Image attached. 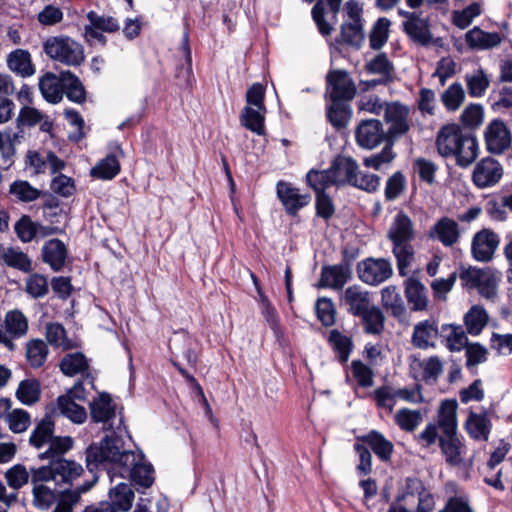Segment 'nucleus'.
Instances as JSON below:
<instances>
[{
	"label": "nucleus",
	"instance_id": "1",
	"mask_svg": "<svg viewBox=\"0 0 512 512\" xmlns=\"http://www.w3.org/2000/svg\"><path fill=\"white\" fill-rule=\"evenodd\" d=\"M123 439L117 434L106 435L99 443H91L86 448V468L89 472H96L103 464H115L124 472L129 473L131 481L143 488H150L154 483L153 466L142 463H133L130 468L128 460L134 454L123 449Z\"/></svg>",
	"mask_w": 512,
	"mask_h": 512
},
{
	"label": "nucleus",
	"instance_id": "2",
	"mask_svg": "<svg viewBox=\"0 0 512 512\" xmlns=\"http://www.w3.org/2000/svg\"><path fill=\"white\" fill-rule=\"evenodd\" d=\"M418 440L423 442L424 447H430L438 441L441 453L448 465L458 467L462 464L467 448L458 431L442 433V436H439L437 426L434 423H428L419 434Z\"/></svg>",
	"mask_w": 512,
	"mask_h": 512
},
{
	"label": "nucleus",
	"instance_id": "3",
	"mask_svg": "<svg viewBox=\"0 0 512 512\" xmlns=\"http://www.w3.org/2000/svg\"><path fill=\"white\" fill-rule=\"evenodd\" d=\"M46 55L67 66L78 67L85 60L83 46L69 36H51L43 43Z\"/></svg>",
	"mask_w": 512,
	"mask_h": 512
},
{
	"label": "nucleus",
	"instance_id": "4",
	"mask_svg": "<svg viewBox=\"0 0 512 512\" xmlns=\"http://www.w3.org/2000/svg\"><path fill=\"white\" fill-rule=\"evenodd\" d=\"M83 473V467L74 460H52L48 465L31 469V481L33 484L55 480L61 477L62 482L71 484L72 480Z\"/></svg>",
	"mask_w": 512,
	"mask_h": 512
},
{
	"label": "nucleus",
	"instance_id": "5",
	"mask_svg": "<svg viewBox=\"0 0 512 512\" xmlns=\"http://www.w3.org/2000/svg\"><path fill=\"white\" fill-rule=\"evenodd\" d=\"M359 280L369 286H379L393 275V268L386 258L367 257L356 265Z\"/></svg>",
	"mask_w": 512,
	"mask_h": 512
},
{
	"label": "nucleus",
	"instance_id": "6",
	"mask_svg": "<svg viewBox=\"0 0 512 512\" xmlns=\"http://www.w3.org/2000/svg\"><path fill=\"white\" fill-rule=\"evenodd\" d=\"M276 194L286 214L291 217L297 216L299 211L309 205L312 199L309 193L301 194L299 188L284 180L277 182Z\"/></svg>",
	"mask_w": 512,
	"mask_h": 512
},
{
	"label": "nucleus",
	"instance_id": "7",
	"mask_svg": "<svg viewBox=\"0 0 512 512\" xmlns=\"http://www.w3.org/2000/svg\"><path fill=\"white\" fill-rule=\"evenodd\" d=\"M326 84L330 88L331 102L350 101L357 92L356 85L346 70H330L326 75Z\"/></svg>",
	"mask_w": 512,
	"mask_h": 512
},
{
	"label": "nucleus",
	"instance_id": "8",
	"mask_svg": "<svg viewBox=\"0 0 512 512\" xmlns=\"http://www.w3.org/2000/svg\"><path fill=\"white\" fill-rule=\"evenodd\" d=\"M134 492L130 485L119 483L110 491V502H100L98 505L87 506L83 512H127L131 509L134 500Z\"/></svg>",
	"mask_w": 512,
	"mask_h": 512
},
{
	"label": "nucleus",
	"instance_id": "9",
	"mask_svg": "<svg viewBox=\"0 0 512 512\" xmlns=\"http://www.w3.org/2000/svg\"><path fill=\"white\" fill-rule=\"evenodd\" d=\"M500 244V236L490 228L476 232L471 241V255L478 262H490Z\"/></svg>",
	"mask_w": 512,
	"mask_h": 512
},
{
	"label": "nucleus",
	"instance_id": "10",
	"mask_svg": "<svg viewBox=\"0 0 512 512\" xmlns=\"http://www.w3.org/2000/svg\"><path fill=\"white\" fill-rule=\"evenodd\" d=\"M357 144L364 149L371 150L382 142H387L388 132L383 130V124L378 119L362 120L355 130Z\"/></svg>",
	"mask_w": 512,
	"mask_h": 512
},
{
	"label": "nucleus",
	"instance_id": "11",
	"mask_svg": "<svg viewBox=\"0 0 512 512\" xmlns=\"http://www.w3.org/2000/svg\"><path fill=\"white\" fill-rule=\"evenodd\" d=\"M484 139L487 150L492 154H502L511 145L512 135L504 121L493 119L485 129Z\"/></svg>",
	"mask_w": 512,
	"mask_h": 512
},
{
	"label": "nucleus",
	"instance_id": "12",
	"mask_svg": "<svg viewBox=\"0 0 512 512\" xmlns=\"http://www.w3.org/2000/svg\"><path fill=\"white\" fill-rule=\"evenodd\" d=\"M409 112V108L398 101L385 103L384 119L390 124L388 139L394 140L395 137L402 136L410 130Z\"/></svg>",
	"mask_w": 512,
	"mask_h": 512
},
{
	"label": "nucleus",
	"instance_id": "13",
	"mask_svg": "<svg viewBox=\"0 0 512 512\" xmlns=\"http://www.w3.org/2000/svg\"><path fill=\"white\" fill-rule=\"evenodd\" d=\"M468 135V131H465L461 125L457 123H447L443 125L437 132L435 139V147L438 154L448 159L450 154L454 153V148L460 141Z\"/></svg>",
	"mask_w": 512,
	"mask_h": 512
},
{
	"label": "nucleus",
	"instance_id": "14",
	"mask_svg": "<svg viewBox=\"0 0 512 512\" xmlns=\"http://www.w3.org/2000/svg\"><path fill=\"white\" fill-rule=\"evenodd\" d=\"M503 175L501 164L492 157L480 160L474 167L472 181L478 188H487L496 185Z\"/></svg>",
	"mask_w": 512,
	"mask_h": 512
},
{
	"label": "nucleus",
	"instance_id": "15",
	"mask_svg": "<svg viewBox=\"0 0 512 512\" xmlns=\"http://www.w3.org/2000/svg\"><path fill=\"white\" fill-rule=\"evenodd\" d=\"M355 439L357 442L369 447L382 462L386 463L391 460L394 445L380 431L373 429L367 434L356 436Z\"/></svg>",
	"mask_w": 512,
	"mask_h": 512
},
{
	"label": "nucleus",
	"instance_id": "16",
	"mask_svg": "<svg viewBox=\"0 0 512 512\" xmlns=\"http://www.w3.org/2000/svg\"><path fill=\"white\" fill-rule=\"evenodd\" d=\"M67 258L68 249L61 239H50L41 249L42 262L49 265L54 272H59L65 267Z\"/></svg>",
	"mask_w": 512,
	"mask_h": 512
},
{
	"label": "nucleus",
	"instance_id": "17",
	"mask_svg": "<svg viewBox=\"0 0 512 512\" xmlns=\"http://www.w3.org/2000/svg\"><path fill=\"white\" fill-rule=\"evenodd\" d=\"M341 300L347 312L355 317L364 314L371 307L370 293L358 285L347 287Z\"/></svg>",
	"mask_w": 512,
	"mask_h": 512
},
{
	"label": "nucleus",
	"instance_id": "18",
	"mask_svg": "<svg viewBox=\"0 0 512 512\" xmlns=\"http://www.w3.org/2000/svg\"><path fill=\"white\" fill-rule=\"evenodd\" d=\"M331 170L335 175L337 187L356 185L359 166L353 158L342 155L336 156L331 162Z\"/></svg>",
	"mask_w": 512,
	"mask_h": 512
},
{
	"label": "nucleus",
	"instance_id": "19",
	"mask_svg": "<svg viewBox=\"0 0 512 512\" xmlns=\"http://www.w3.org/2000/svg\"><path fill=\"white\" fill-rule=\"evenodd\" d=\"M457 146L458 147L453 149L454 153L450 154V158H454L456 166L466 169L471 166L478 157V140L471 131H468V135L464 137Z\"/></svg>",
	"mask_w": 512,
	"mask_h": 512
},
{
	"label": "nucleus",
	"instance_id": "20",
	"mask_svg": "<svg viewBox=\"0 0 512 512\" xmlns=\"http://www.w3.org/2000/svg\"><path fill=\"white\" fill-rule=\"evenodd\" d=\"M415 237L413 222L403 211H399L388 231L387 238L392 244L410 243Z\"/></svg>",
	"mask_w": 512,
	"mask_h": 512
},
{
	"label": "nucleus",
	"instance_id": "21",
	"mask_svg": "<svg viewBox=\"0 0 512 512\" xmlns=\"http://www.w3.org/2000/svg\"><path fill=\"white\" fill-rule=\"evenodd\" d=\"M90 417L94 423H107L116 416V405L108 392H101L89 403Z\"/></svg>",
	"mask_w": 512,
	"mask_h": 512
},
{
	"label": "nucleus",
	"instance_id": "22",
	"mask_svg": "<svg viewBox=\"0 0 512 512\" xmlns=\"http://www.w3.org/2000/svg\"><path fill=\"white\" fill-rule=\"evenodd\" d=\"M351 272H348L340 264L324 265L321 268L318 281L319 288L342 289L351 279Z\"/></svg>",
	"mask_w": 512,
	"mask_h": 512
},
{
	"label": "nucleus",
	"instance_id": "23",
	"mask_svg": "<svg viewBox=\"0 0 512 512\" xmlns=\"http://www.w3.org/2000/svg\"><path fill=\"white\" fill-rule=\"evenodd\" d=\"M465 40L470 49L488 50L500 45L502 36L498 32H486L475 26L465 34Z\"/></svg>",
	"mask_w": 512,
	"mask_h": 512
},
{
	"label": "nucleus",
	"instance_id": "24",
	"mask_svg": "<svg viewBox=\"0 0 512 512\" xmlns=\"http://www.w3.org/2000/svg\"><path fill=\"white\" fill-rule=\"evenodd\" d=\"M438 326L435 321L428 319L418 322L413 329L411 343L415 348L426 350L434 348V338L438 336Z\"/></svg>",
	"mask_w": 512,
	"mask_h": 512
},
{
	"label": "nucleus",
	"instance_id": "25",
	"mask_svg": "<svg viewBox=\"0 0 512 512\" xmlns=\"http://www.w3.org/2000/svg\"><path fill=\"white\" fill-rule=\"evenodd\" d=\"M39 90L43 98L51 103L58 104L63 98V82H62V71L59 75L52 72L45 73L39 79Z\"/></svg>",
	"mask_w": 512,
	"mask_h": 512
},
{
	"label": "nucleus",
	"instance_id": "26",
	"mask_svg": "<svg viewBox=\"0 0 512 512\" xmlns=\"http://www.w3.org/2000/svg\"><path fill=\"white\" fill-rule=\"evenodd\" d=\"M436 238L446 247H451L458 242L460 233L458 223L449 218H440L431 228L430 236Z\"/></svg>",
	"mask_w": 512,
	"mask_h": 512
},
{
	"label": "nucleus",
	"instance_id": "27",
	"mask_svg": "<svg viewBox=\"0 0 512 512\" xmlns=\"http://www.w3.org/2000/svg\"><path fill=\"white\" fill-rule=\"evenodd\" d=\"M464 426L472 439L487 441L491 432L492 423L485 412L477 414L471 411Z\"/></svg>",
	"mask_w": 512,
	"mask_h": 512
},
{
	"label": "nucleus",
	"instance_id": "28",
	"mask_svg": "<svg viewBox=\"0 0 512 512\" xmlns=\"http://www.w3.org/2000/svg\"><path fill=\"white\" fill-rule=\"evenodd\" d=\"M405 297L411 305L412 311L427 309L426 288L418 279L409 277L405 280Z\"/></svg>",
	"mask_w": 512,
	"mask_h": 512
},
{
	"label": "nucleus",
	"instance_id": "29",
	"mask_svg": "<svg viewBox=\"0 0 512 512\" xmlns=\"http://www.w3.org/2000/svg\"><path fill=\"white\" fill-rule=\"evenodd\" d=\"M63 94L67 99L77 104H83L87 98V92L79 77L70 70L62 71Z\"/></svg>",
	"mask_w": 512,
	"mask_h": 512
},
{
	"label": "nucleus",
	"instance_id": "30",
	"mask_svg": "<svg viewBox=\"0 0 512 512\" xmlns=\"http://www.w3.org/2000/svg\"><path fill=\"white\" fill-rule=\"evenodd\" d=\"M458 404L455 399H446L442 401L438 411L437 430L441 429L442 433L458 431L457 422Z\"/></svg>",
	"mask_w": 512,
	"mask_h": 512
},
{
	"label": "nucleus",
	"instance_id": "31",
	"mask_svg": "<svg viewBox=\"0 0 512 512\" xmlns=\"http://www.w3.org/2000/svg\"><path fill=\"white\" fill-rule=\"evenodd\" d=\"M381 303L397 319H402L406 314L404 301L395 285H389L382 289Z\"/></svg>",
	"mask_w": 512,
	"mask_h": 512
},
{
	"label": "nucleus",
	"instance_id": "32",
	"mask_svg": "<svg viewBox=\"0 0 512 512\" xmlns=\"http://www.w3.org/2000/svg\"><path fill=\"white\" fill-rule=\"evenodd\" d=\"M265 114L266 112L263 110L245 106L240 114V123L247 130L259 136H264L266 134Z\"/></svg>",
	"mask_w": 512,
	"mask_h": 512
},
{
	"label": "nucleus",
	"instance_id": "33",
	"mask_svg": "<svg viewBox=\"0 0 512 512\" xmlns=\"http://www.w3.org/2000/svg\"><path fill=\"white\" fill-rule=\"evenodd\" d=\"M10 70L22 77H30L35 73V67L31 61V55L27 50L16 49L7 58Z\"/></svg>",
	"mask_w": 512,
	"mask_h": 512
},
{
	"label": "nucleus",
	"instance_id": "34",
	"mask_svg": "<svg viewBox=\"0 0 512 512\" xmlns=\"http://www.w3.org/2000/svg\"><path fill=\"white\" fill-rule=\"evenodd\" d=\"M305 180L307 186L310 187L315 194L320 191L326 192V189L333 185L337 186V181L331 170V166L326 170L310 169L306 174Z\"/></svg>",
	"mask_w": 512,
	"mask_h": 512
},
{
	"label": "nucleus",
	"instance_id": "35",
	"mask_svg": "<svg viewBox=\"0 0 512 512\" xmlns=\"http://www.w3.org/2000/svg\"><path fill=\"white\" fill-rule=\"evenodd\" d=\"M327 342L337 354L339 362L342 364L346 363L354 348L352 338L350 336L343 335L337 329H332L329 332Z\"/></svg>",
	"mask_w": 512,
	"mask_h": 512
},
{
	"label": "nucleus",
	"instance_id": "36",
	"mask_svg": "<svg viewBox=\"0 0 512 512\" xmlns=\"http://www.w3.org/2000/svg\"><path fill=\"white\" fill-rule=\"evenodd\" d=\"M403 30L410 39L421 45L426 46L432 40L428 22L419 16L414 18V20H406L403 23Z\"/></svg>",
	"mask_w": 512,
	"mask_h": 512
},
{
	"label": "nucleus",
	"instance_id": "37",
	"mask_svg": "<svg viewBox=\"0 0 512 512\" xmlns=\"http://www.w3.org/2000/svg\"><path fill=\"white\" fill-rule=\"evenodd\" d=\"M120 171L121 165L119 160L115 154L110 153L91 169L90 174L96 179L112 180L120 173Z\"/></svg>",
	"mask_w": 512,
	"mask_h": 512
},
{
	"label": "nucleus",
	"instance_id": "38",
	"mask_svg": "<svg viewBox=\"0 0 512 512\" xmlns=\"http://www.w3.org/2000/svg\"><path fill=\"white\" fill-rule=\"evenodd\" d=\"M345 102H331V105L327 107V120L338 131L346 128L352 116V110Z\"/></svg>",
	"mask_w": 512,
	"mask_h": 512
},
{
	"label": "nucleus",
	"instance_id": "39",
	"mask_svg": "<svg viewBox=\"0 0 512 512\" xmlns=\"http://www.w3.org/2000/svg\"><path fill=\"white\" fill-rule=\"evenodd\" d=\"M459 278L462 282V286L469 289L488 288L491 285L489 275L483 269L472 266L462 268L459 273Z\"/></svg>",
	"mask_w": 512,
	"mask_h": 512
},
{
	"label": "nucleus",
	"instance_id": "40",
	"mask_svg": "<svg viewBox=\"0 0 512 512\" xmlns=\"http://www.w3.org/2000/svg\"><path fill=\"white\" fill-rule=\"evenodd\" d=\"M362 320L364 332L371 335H380L385 329V315L382 310L372 305L359 316Z\"/></svg>",
	"mask_w": 512,
	"mask_h": 512
},
{
	"label": "nucleus",
	"instance_id": "41",
	"mask_svg": "<svg viewBox=\"0 0 512 512\" xmlns=\"http://www.w3.org/2000/svg\"><path fill=\"white\" fill-rule=\"evenodd\" d=\"M488 314L480 305H473L464 315L467 332L472 336L479 335L488 323Z\"/></svg>",
	"mask_w": 512,
	"mask_h": 512
},
{
	"label": "nucleus",
	"instance_id": "42",
	"mask_svg": "<svg viewBox=\"0 0 512 512\" xmlns=\"http://www.w3.org/2000/svg\"><path fill=\"white\" fill-rule=\"evenodd\" d=\"M59 367L64 375L73 377L88 370L89 363L86 356L82 352H75L66 354L61 359Z\"/></svg>",
	"mask_w": 512,
	"mask_h": 512
},
{
	"label": "nucleus",
	"instance_id": "43",
	"mask_svg": "<svg viewBox=\"0 0 512 512\" xmlns=\"http://www.w3.org/2000/svg\"><path fill=\"white\" fill-rule=\"evenodd\" d=\"M16 397L24 405L35 404L41 397L40 381L35 378L22 380L17 388Z\"/></svg>",
	"mask_w": 512,
	"mask_h": 512
},
{
	"label": "nucleus",
	"instance_id": "44",
	"mask_svg": "<svg viewBox=\"0 0 512 512\" xmlns=\"http://www.w3.org/2000/svg\"><path fill=\"white\" fill-rule=\"evenodd\" d=\"M54 428V421L50 415L46 414L32 431L29 443L37 449L43 447L52 438Z\"/></svg>",
	"mask_w": 512,
	"mask_h": 512
},
{
	"label": "nucleus",
	"instance_id": "45",
	"mask_svg": "<svg viewBox=\"0 0 512 512\" xmlns=\"http://www.w3.org/2000/svg\"><path fill=\"white\" fill-rule=\"evenodd\" d=\"M5 329L12 340L24 336L28 331V320L20 310H12L5 315Z\"/></svg>",
	"mask_w": 512,
	"mask_h": 512
},
{
	"label": "nucleus",
	"instance_id": "46",
	"mask_svg": "<svg viewBox=\"0 0 512 512\" xmlns=\"http://www.w3.org/2000/svg\"><path fill=\"white\" fill-rule=\"evenodd\" d=\"M57 406L61 414L69 418L73 423L82 424L87 419L86 409L72 401L69 396H59L57 398Z\"/></svg>",
	"mask_w": 512,
	"mask_h": 512
},
{
	"label": "nucleus",
	"instance_id": "47",
	"mask_svg": "<svg viewBox=\"0 0 512 512\" xmlns=\"http://www.w3.org/2000/svg\"><path fill=\"white\" fill-rule=\"evenodd\" d=\"M363 40V25L361 22H344L340 27V39L337 38L336 42L360 48Z\"/></svg>",
	"mask_w": 512,
	"mask_h": 512
},
{
	"label": "nucleus",
	"instance_id": "48",
	"mask_svg": "<svg viewBox=\"0 0 512 512\" xmlns=\"http://www.w3.org/2000/svg\"><path fill=\"white\" fill-rule=\"evenodd\" d=\"M48 352V347L43 340L33 339L26 345L27 362L34 369L40 368L46 362Z\"/></svg>",
	"mask_w": 512,
	"mask_h": 512
},
{
	"label": "nucleus",
	"instance_id": "49",
	"mask_svg": "<svg viewBox=\"0 0 512 512\" xmlns=\"http://www.w3.org/2000/svg\"><path fill=\"white\" fill-rule=\"evenodd\" d=\"M364 70L369 74H379L382 77L394 80V65L384 52L377 54L368 61L364 66Z\"/></svg>",
	"mask_w": 512,
	"mask_h": 512
},
{
	"label": "nucleus",
	"instance_id": "50",
	"mask_svg": "<svg viewBox=\"0 0 512 512\" xmlns=\"http://www.w3.org/2000/svg\"><path fill=\"white\" fill-rule=\"evenodd\" d=\"M315 313L318 321L324 327H331L336 322L337 311L331 298H318L315 303Z\"/></svg>",
	"mask_w": 512,
	"mask_h": 512
},
{
	"label": "nucleus",
	"instance_id": "51",
	"mask_svg": "<svg viewBox=\"0 0 512 512\" xmlns=\"http://www.w3.org/2000/svg\"><path fill=\"white\" fill-rule=\"evenodd\" d=\"M2 260L8 267L17 269L24 273H30L33 270L32 261L29 256L13 248H8L2 255Z\"/></svg>",
	"mask_w": 512,
	"mask_h": 512
},
{
	"label": "nucleus",
	"instance_id": "52",
	"mask_svg": "<svg viewBox=\"0 0 512 512\" xmlns=\"http://www.w3.org/2000/svg\"><path fill=\"white\" fill-rule=\"evenodd\" d=\"M390 25V20L385 17H381L375 22L369 35L370 47L373 50H380L386 44Z\"/></svg>",
	"mask_w": 512,
	"mask_h": 512
},
{
	"label": "nucleus",
	"instance_id": "53",
	"mask_svg": "<svg viewBox=\"0 0 512 512\" xmlns=\"http://www.w3.org/2000/svg\"><path fill=\"white\" fill-rule=\"evenodd\" d=\"M465 99V92L459 82L451 84L441 95V101L447 111L453 112L460 108Z\"/></svg>",
	"mask_w": 512,
	"mask_h": 512
},
{
	"label": "nucleus",
	"instance_id": "54",
	"mask_svg": "<svg viewBox=\"0 0 512 512\" xmlns=\"http://www.w3.org/2000/svg\"><path fill=\"white\" fill-rule=\"evenodd\" d=\"M9 193L15 196L21 202H32L37 200L42 192L33 187L26 180H15L9 188Z\"/></svg>",
	"mask_w": 512,
	"mask_h": 512
},
{
	"label": "nucleus",
	"instance_id": "55",
	"mask_svg": "<svg viewBox=\"0 0 512 512\" xmlns=\"http://www.w3.org/2000/svg\"><path fill=\"white\" fill-rule=\"evenodd\" d=\"M392 253L396 258L397 268L400 276L407 275V268L414 259V249L410 243L393 244Z\"/></svg>",
	"mask_w": 512,
	"mask_h": 512
},
{
	"label": "nucleus",
	"instance_id": "56",
	"mask_svg": "<svg viewBox=\"0 0 512 512\" xmlns=\"http://www.w3.org/2000/svg\"><path fill=\"white\" fill-rule=\"evenodd\" d=\"M483 116L484 110L480 104H469L460 116L463 129L475 130L482 124Z\"/></svg>",
	"mask_w": 512,
	"mask_h": 512
},
{
	"label": "nucleus",
	"instance_id": "57",
	"mask_svg": "<svg viewBox=\"0 0 512 512\" xmlns=\"http://www.w3.org/2000/svg\"><path fill=\"white\" fill-rule=\"evenodd\" d=\"M394 140L387 139L385 146L379 153L373 154L370 157H366L363 160V164L366 167H371L375 170H379L385 163H390L396 156L393 151Z\"/></svg>",
	"mask_w": 512,
	"mask_h": 512
},
{
	"label": "nucleus",
	"instance_id": "58",
	"mask_svg": "<svg viewBox=\"0 0 512 512\" xmlns=\"http://www.w3.org/2000/svg\"><path fill=\"white\" fill-rule=\"evenodd\" d=\"M37 222H34L29 215L23 214L15 223L14 231L23 243L31 242L37 236Z\"/></svg>",
	"mask_w": 512,
	"mask_h": 512
},
{
	"label": "nucleus",
	"instance_id": "59",
	"mask_svg": "<svg viewBox=\"0 0 512 512\" xmlns=\"http://www.w3.org/2000/svg\"><path fill=\"white\" fill-rule=\"evenodd\" d=\"M25 291L34 299L43 298L49 292L47 277L43 274L32 273L26 279Z\"/></svg>",
	"mask_w": 512,
	"mask_h": 512
},
{
	"label": "nucleus",
	"instance_id": "60",
	"mask_svg": "<svg viewBox=\"0 0 512 512\" xmlns=\"http://www.w3.org/2000/svg\"><path fill=\"white\" fill-rule=\"evenodd\" d=\"M480 14V4L473 2L462 10L453 11V24L460 29H465L472 23L473 19Z\"/></svg>",
	"mask_w": 512,
	"mask_h": 512
},
{
	"label": "nucleus",
	"instance_id": "61",
	"mask_svg": "<svg viewBox=\"0 0 512 512\" xmlns=\"http://www.w3.org/2000/svg\"><path fill=\"white\" fill-rule=\"evenodd\" d=\"M465 79L471 97H482L490 85V80L482 69L472 76L466 75Z\"/></svg>",
	"mask_w": 512,
	"mask_h": 512
},
{
	"label": "nucleus",
	"instance_id": "62",
	"mask_svg": "<svg viewBox=\"0 0 512 512\" xmlns=\"http://www.w3.org/2000/svg\"><path fill=\"white\" fill-rule=\"evenodd\" d=\"M335 204L327 192L320 191L315 194V214L317 217L328 221L335 214Z\"/></svg>",
	"mask_w": 512,
	"mask_h": 512
},
{
	"label": "nucleus",
	"instance_id": "63",
	"mask_svg": "<svg viewBox=\"0 0 512 512\" xmlns=\"http://www.w3.org/2000/svg\"><path fill=\"white\" fill-rule=\"evenodd\" d=\"M420 421L421 414L417 410L402 408L395 415L396 424L400 427V429L407 432L414 431Z\"/></svg>",
	"mask_w": 512,
	"mask_h": 512
},
{
	"label": "nucleus",
	"instance_id": "64",
	"mask_svg": "<svg viewBox=\"0 0 512 512\" xmlns=\"http://www.w3.org/2000/svg\"><path fill=\"white\" fill-rule=\"evenodd\" d=\"M406 187V178L401 171L393 173L386 182L385 186V199L387 201H393L397 199Z\"/></svg>",
	"mask_w": 512,
	"mask_h": 512
}]
</instances>
